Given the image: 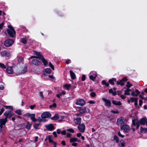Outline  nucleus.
Here are the masks:
<instances>
[{
	"label": "nucleus",
	"instance_id": "obj_52",
	"mask_svg": "<svg viewBox=\"0 0 147 147\" xmlns=\"http://www.w3.org/2000/svg\"><path fill=\"white\" fill-rule=\"evenodd\" d=\"M49 66L52 68V69L54 70V68L53 65V64L51 63L50 62L49 64Z\"/></svg>",
	"mask_w": 147,
	"mask_h": 147
},
{
	"label": "nucleus",
	"instance_id": "obj_48",
	"mask_svg": "<svg viewBox=\"0 0 147 147\" xmlns=\"http://www.w3.org/2000/svg\"><path fill=\"white\" fill-rule=\"evenodd\" d=\"M24 61V59L22 57H20L18 59V61L19 62H22Z\"/></svg>",
	"mask_w": 147,
	"mask_h": 147
},
{
	"label": "nucleus",
	"instance_id": "obj_41",
	"mask_svg": "<svg viewBox=\"0 0 147 147\" xmlns=\"http://www.w3.org/2000/svg\"><path fill=\"white\" fill-rule=\"evenodd\" d=\"M102 84L105 85L106 86H109V84L107 82H106L104 80L102 81Z\"/></svg>",
	"mask_w": 147,
	"mask_h": 147
},
{
	"label": "nucleus",
	"instance_id": "obj_36",
	"mask_svg": "<svg viewBox=\"0 0 147 147\" xmlns=\"http://www.w3.org/2000/svg\"><path fill=\"white\" fill-rule=\"evenodd\" d=\"M141 131L142 133H145L147 132V128H144L141 127Z\"/></svg>",
	"mask_w": 147,
	"mask_h": 147
},
{
	"label": "nucleus",
	"instance_id": "obj_38",
	"mask_svg": "<svg viewBox=\"0 0 147 147\" xmlns=\"http://www.w3.org/2000/svg\"><path fill=\"white\" fill-rule=\"evenodd\" d=\"M0 68L3 69H5L6 68V66L4 64L0 63Z\"/></svg>",
	"mask_w": 147,
	"mask_h": 147
},
{
	"label": "nucleus",
	"instance_id": "obj_40",
	"mask_svg": "<svg viewBox=\"0 0 147 147\" xmlns=\"http://www.w3.org/2000/svg\"><path fill=\"white\" fill-rule=\"evenodd\" d=\"M45 71L46 73H49L51 71V69L49 68H47L45 69Z\"/></svg>",
	"mask_w": 147,
	"mask_h": 147
},
{
	"label": "nucleus",
	"instance_id": "obj_34",
	"mask_svg": "<svg viewBox=\"0 0 147 147\" xmlns=\"http://www.w3.org/2000/svg\"><path fill=\"white\" fill-rule=\"evenodd\" d=\"M117 85H120L121 86H123L124 85V83L122 81V80H120L117 82Z\"/></svg>",
	"mask_w": 147,
	"mask_h": 147
},
{
	"label": "nucleus",
	"instance_id": "obj_64",
	"mask_svg": "<svg viewBox=\"0 0 147 147\" xmlns=\"http://www.w3.org/2000/svg\"><path fill=\"white\" fill-rule=\"evenodd\" d=\"M4 86L3 85H0V90H3L4 89Z\"/></svg>",
	"mask_w": 147,
	"mask_h": 147
},
{
	"label": "nucleus",
	"instance_id": "obj_27",
	"mask_svg": "<svg viewBox=\"0 0 147 147\" xmlns=\"http://www.w3.org/2000/svg\"><path fill=\"white\" fill-rule=\"evenodd\" d=\"M87 112L86 108L84 107V108L81 109L79 110V112L81 114H84Z\"/></svg>",
	"mask_w": 147,
	"mask_h": 147
},
{
	"label": "nucleus",
	"instance_id": "obj_20",
	"mask_svg": "<svg viewBox=\"0 0 147 147\" xmlns=\"http://www.w3.org/2000/svg\"><path fill=\"white\" fill-rule=\"evenodd\" d=\"M116 82V79L115 78H113L111 79H110L109 81V83L113 85L115 84V82Z\"/></svg>",
	"mask_w": 147,
	"mask_h": 147
},
{
	"label": "nucleus",
	"instance_id": "obj_53",
	"mask_svg": "<svg viewBox=\"0 0 147 147\" xmlns=\"http://www.w3.org/2000/svg\"><path fill=\"white\" fill-rule=\"evenodd\" d=\"M118 134L119 136L121 137L122 138L124 137L125 136L124 135L121 134L120 131L118 132Z\"/></svg>",
	"mask_w": 147,
	"mask_h": 147
},
{
	"label": "nucleus",
	"instance_id": "obj_61",
	"mask_svg": "<svg viewBox=\"0 0 147 147\" xmlns=\"http://www.w3.org/2000/svg\"><path fill=\"white\" fill-rule=\"evenodd\" d=\"M36 107V105H31L30 106V108L31 109H33Z\"/></svg>",
	"mask_w": 147,
	"mask_h": 147
},
{
	"label": "nucleus",
	"instance_id": "obj_21",
	"mask_svg": "<svg viewBox=\"0 0 147 147\" xmlns=\"http://www.w3.org/2000/svg\"><path fill=\"white\" fill-rule=\"evenodd\" d=\"M146 119L145 118H142L140 120V123L141 125H144L146 122Z\"/></svg>",
	"mask_w": 147,
	"mask_h": 147
},
{
	"label": "nucleus",
	"instance_id": "obj_33",
	"mask_svg": "<svg viewBox=\"0 0 147 147\" xmlns=\"http://www.w3.org/2000/svg\"><path fill=\"white\" fill-rule=\"evenodd\" d=\"M70 86L71 85L70 84H65L63 85V87L64 88H66L67 90H69V88L70 87Z\"/></svg>",
	"mask_w": 147,
	"mask_h": 147
},
{
	"label": "nucleus",
	"instance_id": "obj_31",
	"mask_svg": "<svg viewBox=\"0 0 147 147\" xmlns=\"http://www.w3.org/2000/svg\"><path fill=\"white\" fill-rule=\"evenodd\" d=\"M31 125V123L27 122L26 124V127L28 129H30V127Z\"/></svg>",
	"mask_w": 147,
	"mask_h": 147
},
{
	"label": "nucleus",
	"instance_id": "obj_50",
	"mask_svg": "<svg viewBox=\"0 0 147 147\" xmlns=\"http://www.w3.org/2000/svg\"><path fill=\"white\" fill-rule=\"evenodd\" d=\"M111 112L115 114H118L119 113V112L118 110L114 111L113 110H111Z\"/></svg>",
	"mask_w": 147,
	"mask_h": 147
},
{
	"label": "nucleus",
	"instance_id": "obj_51",
	"mask_svg": "<svg viewBox=\"0 0 147 147\" xmlns=\"http://www.w3.org/2000/svg\"><path fill=\"white\" fill-rule=\"evenodd\" d=\"M96 93L94 92H92L90 93V95L92 97H95L96 96Z\"/></svg>",
	"mask_w": 147,
	"mask_h": 147
},
{
	"label": "nucleus",
	"instance_id": "obj_44",
	"mask_svg": "<svg viewBox=\"0 0 147 147\" xmlns=\"http://www.w3.org/2000/svg\"><path fill=\"white\" fill-rule=\"evenodd\" d=\"M15 112L19 115L22 114L21 111L20 110H18L15 111Z\"/></svg>",
	"mask_w": 147,
	"mask_h": 147
},
{
	"label": "nucleus",
	"instance_id": "obj_30",
	"mask_svg": "<svg viewBox=\"0 0 147 147\" xmlns=\"http://www.w3.org/2000/svg\"><path fill=\"white\" fill-rule=\"evenodd\" d=\"M27 68L26 67H24L22 69L21 72L19 73V74H24L26 71Z\"/></svg>",
	"mask_w": 147,
	"mask_h": 147
},
{
	"label": "nucleus",
	"instance_id": "obj_47",
	"mask_svg": "<svg viewBox=\"0 0 147 147\" xmlns=\"http://www.w3.org/2000/svg\"><path fill=\"white\" fill-rule=\"evenodd\" d=\"M4 23L2 22L0 24V32H1V30L4 27Z\"/></svg>",
	"mask_w": 147,
	"mask_h": 147
},
{
	"label": "nucleus",
	"instance_id": "obj_58",
	"mask_svg": "<svg viewBox=\"0 0 147 147\" xmlns=\"http://www.w3.org/2000/svg\"><path fill=\"white\" fill-rule=\"evenodd\" d=\"M56 104L53 103L52 105H50V107L51 108H52V107H56Z\"/></svg>",
	"mask_w": 147,
	"mask_h": 147
},
{
	"label": "nucleus",
	"instance_id": "obj_22",
	"mask_svg": "<svg viewBox=\"0 0 147 147\" xmlns=\"http://www.w3.org/2000/svg\"><path fill=\"white\" fill-rule=\"evenodd\" d=\"M35 114H31L30 116V119L32 120L34 122H35L37 120L38 121L37 119H36L35 118Z\"/></svg>",
	"mask_w": 147,
	"mask_h": 147
},
{
	"label": "nucleus",
	"instance_id": "obj_8",
	"mask_svg": "<svg viewBox=\"0 0 147 147\" xmlns=\"http://www.w3.org/2000/svg\"><path fill=\"white\" fill-rule=\"evenodd\" d=\"M89 78L90 80H94L97 76L96 72L94 71L91 72Z\"/></svg>",
	"mask_w": 147,
	"mask_h": 147
},
{
	"label": "nucleus",
	"instance_id": "obj_29",
	"mask_svg": "<svg viewBox=\"0 0 147 147\" xmlns=\"http://www.w3.org/2000/svg\"><path fill=\"white\" fill-rule=\"evenodd\" d=\"M114 142L116 143H118L119 141V139L118 137L116 135H115L114 137Z\"/></svg>",
	"mask_w": 147,
	"mask_h": 147
},
{
	"label": "nucleus",
	"instance_id": "obj_17",
	"mask_svg": "<svg viewBox=\"0 0 147 147\" xmlns=\"http://www.w3.org/2000/svg\"><path fill=\"white\" fill-rule=\"evenodd\" d=\"M32 62L33 64L36 65H39L40 64V62L36 59H33L32 61Z\"/></svg>",
	"mask_w": 147,
	"mask_h": 147
},
{
	"label": "nucleus",
	"instance_id": "obj_56",
	"mask_svg": "<svg viewBox=\"0 0 147 147\" xmlns=\"http://www.w3.org/2000/svg\"><path fill=\"white\" fill-rule=\"evenodd\" d=\"M120 97L121 98L123 99H125V98H126V96L123 95V94H121L120 95Z\"/></svg>",
	"mask_w": 147,
	"mask_h": 147
},
{
	"label": "nucleus",
	"instance_id": "obj_16",
	"mask_svg": "<svg viewBox=\"0 0 147 147\" xmlns=\"http://www.w3.org/2000/svg\"><path fill=\"white\" fill-rule=\"evenodd\" d=\"M1 55L2 56L9 57L10 55V53L5 51H2L1 53Z\"/></svg>",
	"mask_w": 147,
	"mask_h": 147
},
{
	"label": "nucleus",
	"instance_id": "obj_49",
	"mask_svg": "<svg viewBox=\"0 0 147 147\" xmlns=\"http://www.w3.org/2000/svg\"><path fill=\"white\" fill-rule=\"evenodd\" d=\"M39 125L40 124L39 123H36L34 124V128L36 129L38 128Z\"/></svg>",
	"mask_w": 147,
	"mask_h": 147
},
{
	"label": "nucleus",
	"instance_id": "obj_35",
	"mask_svg": "<svg viewBox=\"0 0 147 147\" xmlns=\"http://www.w3.org/2000/svg\"><path fill=\"white\" fill-rule=\"evenodd\" d=\"M59 116L57 115H56L54 117L51 118V119L53 120H57L59 119Z\"/></svg>",
	"mask_w": 147,
	"mask_h": 147
},
{
	"label": "nucleus",
	"instance_id": "obj_19",
	"mask_svg": "<svg viewBox=\"0 0 147 147\" xmlns=\"http://www.w3.org/2000/svg\"><path fill=\"white\" fill-rule=\"evenodd\" d=\"M131 91H132L131 89L129 88H127L124 91V95H129L130 94V92Z\"/></svg>",
	"mask_w": 147,
	"mask_h": 147
},
{
	"label": "nucleus",
	"instance_id": "obj_55",
	"mask_svg": "<svg viewBox=\"0 0 147 147\" xmlns=\"http://www.w3.org/2000/svg\"><path fill=\"white\" fill-rule=\"evenodd\" d=\"M4 110L5 109L3 108H2L1 109L0 111V115H1L2 114Z\"/></svg>",
	"mask_w": 147,
	"mask_h": 147
},
{
	"label": "nucleus",
	"instance_id": "obj_28",
	"mask_svg": "<svg viewBox=\"0 0 147 147\" xmlns=\"http://www.w3.org/2000/svg\"><path fill=\"white\" fill-rule=\"evenodd\" d=\"M41 59L42 62L44 64V65H46L48 64V62L43 57H42V58Z\"/></svg>",
	"mask_w": 147,
	"mask_h": 147
},
{
	"label": "nucleus",
	"instance_id": "obj_46",
	"mask_svg": "<svg viewBox=\"0 0 147 147\" xmlns=\"http://www.w3.org/2000/svg\"><path fill=\"white\" fill-rule=\"evenodd\" d=\"M138 99L137 98L134 97L131 98L130 99L131 101V102H135L136 100Z\"/></svg>",
	"mask_w": 147,
	"mask_h": 147
},
{
	"label": "nucleus",
	"instance_id": "obj_18",
	"mask_svg": "<svg viewBox=\"0 0 147 147\" xmlns=\"http://www.w3.org/2000/svg\"><path fill=\"white\" fill-rule=\"evenodd\" d=\"M81 119V118L80 117H78L75 119L74 120L75 124H79V125L80 124Z\"/></svg>",
	"mask_w": 147,
	"mask_h": 147
},
{
	"label": "nucleus",
	"instance_id": "obj_63",
	"mask_svg": "<svg viewBox=\"0 0 147 147\" xmlns=\"http://www.w3.org/2000/svg\"><path fill=\"white\" fill-rule=\"evenodd\" d=\"M139 105L140 106H142V103H143V101H142V100H139Z\"/></svg>",
	"mask_w": 147,
	"mask_h": 147
},
{
	"label": "nucleus",
	"instance_id": "obj_2",
	"mask_svg": "<svg viewBox=\"0 0 147 147\" xmlns=\"http://www.w3.org/2000/svg\"><path fill=\"white\" fill-rule=\"evenodd\" d=\"M4 115L6 116L4 119L2 118L3 120V121L5 124L7 121V118H10L12 116L14 115V114L11 112L10 111H6L4 114Z\"/></svg>",
	"mask_w": 147,
	"mask_h": 147
},
{
	"label": "nucleus",
	"instance_id": "obj_32",
	"mask_svg": "<svg viewBox=\"0 0 147 147\" xmlns=\"http://www.w3.org/2000/svg\"><path fill=\"white\" fill-rule=\"evenodd\" d=\"M109 92L110 93H112V94L114 96L115 95L117 94V93L115 91H113V89H112L109 90Z\"/></svg>",
	"mask_w": 147,
	"mask_h": 147
},
{
	"label": "nucleus",
	"instance_id": "obj_43",
	"mask_svg": "<svg viewBox=\"0 0 147 147\" xmlns=\"http://www.w3.org/2000/svg\"><path fill=\"white\" fill-rule=\"evenodd\" d=\"M120 144L121 146L123 147L125 146V142L123 140H121L120 142Z\"/></svg>",
	"mask_w": 147,
	"mask_h": 147
},
{
	"label": "nucleus",
	"instance_id": "obj_5",
	"mask_svg": "<svg viewBox=\"0 0 147 147\" xmlns=\"http://www.w3.org/2000/svg\"><path fill=\"white\" fill-rule=\"evenodd\" d=\"M75 104L76 105L82 106L85 104V101L83 99L79 98L76 100Z\"/></svg>",
	"mask_w": 147,
	"mask_h": 147
},
{
	"label": "nucleus",
	"instance_id": "obj_15",
	"mask_svg": "<svg viewBox=\"0 0 147 147\" xmlns=\"http://www.w3.org/2000/svg\"><path fill=\"white\" fill-rule=\"evenodd\" d=\"M45 126L48 130L51 131L54 129V126L52 124L46 125Z\"/></svg>",
	"mask_w": 147,
	"mask_h": 147
},
{
	"label": "nucleus",
	"instance_id": "obj_54",
	"mask_svg": "<svg viewBox=\"0 0 147 147\" xmlns=\"http://www.w3.org/2000/svg\"><path fill=\"white\" fill-rule=\"evenodd\" d=\"M5 107L6 109H9L11 110H13V108L12 107L10 106H5Z\"/></svg>",
	"mask_w": 147,
	"mask_h": 147
},
{
	"label": "nucleus",
	"instance_id": "obj_3",
	"mask_svg": "<svg viewBox=\"0 0 147 147\" xmlns=\"http://www.w3.org/2000/svg\"><path fill=\"white\" fill-rule=\"evenodd\" d=\"M8 27L9 29H7V31L8 34L11 37H14V35L15 34V31L14 29L11 25H8Z\"/></svg>",
	"mask_w": 147,
	"mask_h": 147
},
{
	"label": "nucleus",
	"instance_id": "obj_4",
	"mask_svg": "<svg viewBox=\"0 0 147 147\" xmlns=\"http://www.w3.org/2000/svg\"><path fill=\"white\" fill-rule=\"evenodd\" d=\"M125 119L123 117H121L118 118L117 121V124L118 126H122L124 124Z\"/></svg>",
	"mask_w": 147,
	"mask_h": 147
},
{
	"label": "nucleus",
	"instance_id": "obj_23",
	"mask_svg": "<svg viewBox=\"0 0 147 147\" xmlns=\"http://www.w3.org/2000/svg\"><path fill=\"white\" fill-rule=\"evenodd\" d=\"M66 93L65 91L64 90L62 91V92H59V94H57V96L59 98H60L61 96L62 95H64Z\"/></svg>",
	"mask_w": 147,
	"mask_h": 147
},
{
	"label": "nucleus",
	"instance_id": "obj_25",
	"mask_svg": "<svg viewBox=\"0 0 147 147\" xmlns=\"http://www.w3.org/2000/svg\"><path fill=\"white\" fill-rule=\"evenodd\" d=\"M113 103L115 105H121V103L120 101L115 100H113L112 101Z\"/></svg>",
	"mask_w": 147,
	"mask_h": 147
},
{
	"label": "nucleus",
	"instance_id": "obj_37",
	"mask_svg": "<svg viewBox=\"0 0 147 147\" xmlns=\"http://www.w3.org/2000/svg\"><path fill=\"white\" fill-rule=\"evenodd\" d=\"M132 86V84H131L129 82H127V85H126V87L127 88H129L131 87V86Z\"/></svg>",
	"mask_w": 147,
	"mask_h": 147
},
{
	"label": "nucleus",
	"instance_id": "obj_1",
	"mask_svg": "<svg viewBox=\"0 0 147 147\" xmlns=\"http://www.w3.org/2000/svg\"><path fill=\"white\" fill-rule=\"evenodd\" d=\"M51 115L50 113L48 112H45L41 115V117L38 118L37 120L39 122H42L45 120L46 118H50Z\"/></svg>",
	"mask_w": 147,
	"mask_h": 147
},
{
	"label": "nucleus",
	"instance_id": "obj_9",
	"mask_svg": "<svg viewBox=\"0 0 147 147\" xmlns=\"http://www.w3.org/2000/svg\"><path fill=\"white\" fill-rule=\"evenodd\" d=\"M78 128L80 132L84 133L85 129V126L83 124H80L78 125Z\"/></svg>",
	"mask_w": 147,
	"mask_h": 147
},
{
	"label": "nucleus",
	"instance_id": "obj_57",
	"mask_svg": "<svg viewBox=\"0 0 147 147\" xmlns=\"http://www.w3.org/2000/svg\"><path fill=\"white\" fill-rule=\"evenodd\" d=\"M48 140H49V142L50 143H52V142L53 143L54 142L53 140L51 139V137H49Z\"/></svg>",
	"mask_w": 147,
	"mask_h": 147
},
{
	"label": "nucleus",
	"instance_id": "obj_14",
	"mask_svg": "<svg viewBox=\"0 0 147 147\" xmlns=\"http://www.w3.org/2000/svg\"><path fill=\"white\" fill-rule=\"evenodd\" d=\"M13 66L7 67L6 69V71L7 73L9 74H13Z\"/></svg>",
	"mask_w": 147,
	"mask_h": 147
},
{
	"label": "nucleus",
	"instance_id": "obj_10",
	"mask_svg": "<svg viewBox=\"0 0 147 147\" xmlns=\"http://www.w3.org/2000/svg\"><path fill=\"white\" fill-rule=\"evenodd\" d=\"M133 125L136 127V129H138L140 125L137 119H134L132 120Z\"/></svg>",
	"mask_w": 147,
	"mask_h": 147
},
{
	"label": "nucleus",
	"instance_id": "obj_13",
	"mask_svg": "<svg viewBox=\"0 0 147 147\" xmlns=\"http://www.w3.org/2000/svg\"><path fill=\"white\" fill-rule=\"evenodd\" d=\"M34 54L36 56V58L41 59L43 56L41 55L39 52H38L36 51H34Z\"/></svg>",
	"mask_w": 147,
	"mask_h": 147
},
{
	"label": "nucleus",
	"instance_id": "obj_42",
	"mask_svg": "<svg viewBox=\"0 0 147 147\" xmlns=\"http://www.w3.org/2000/svg\"><path fill=\"white\" fill-rule=\"evenodd\" d=\"M3 120L2 119H0V127H1V125H4L5 123L3 121Z\"/></svg>",
	"mask_w": 147,
	"mask_h": 147
},
{
	"label": "nucleus",
	"instance_id": "obj_60",
	"mask_svg": "<svg viewBox=\"0 0 147 147\" xmlns=\"http://www.w3.org/2000/svg\"><path fill=\"white\" fill-rule=\"evenodd\" d=\"M39 96L41 97V98H43V94L42 93L40 92L39 93Z\"/></svg>",
	"mask_w": 147,
	"mask_h": 147
},
{
	"label": "nucleus",
	"instance_id": "obj_39",
	"mask_svg": "<svg viewBox=\"0 0 147 147\" xmlns=\"http://www.w3.org/2000/svg\"><path fill=\"white\" fill-rule=\"evenodd\" d=\"M21 42L24 44H26L27 42V40L25 38H22L21 39Z\"/></svg>",
	"mask_w": 147,
	"mask_h": 147
},
{
	"label": "nucleus",
	"instance_id": "obj_11",
	"mask_svg": "<svg viewBox=\"0 0 147 147\" xmlns=\"http://www.w3.org/2000/svg\"><path fill=\"white\" fill-rule=\"evenodd\" d=\"M102 100L105 102V105L107 107H110L111 105V101L105 98H102Z\"/></svg>",
	"mask_w": 147,
	"mask_h": 147
},
{
	"label": "nucleus",
	"instance_id": "obj_26",
	"mask_svg": "<svg viewBox=\"0 0 147 147\" xmlns=\"http://www.w3.org/2000/svg\"><path fill=\"white\" fill-rule=\"evenodd\" d=\"M70 73L72 79H74L76 78V75L72 71H70Z\"/></svg>",
	"mask_w": 147,
	"mask_h": 147
},
{
	"label": "nucleus",
	"instance_id": "obj_62",
	"mask_svg": "<svg viewBox=\"0 0 147 147\" xmlns=\"http://www.w3.org/2000/svg\"><path fill=\"white\" fill-rule=\"evenodd\" d=\"M77 143L75 142L72 143L71 145L74 146H77Z\"/></svg>",
	"mask_w": 147,
	"mask_h": 147
},
{
	"label": "nucleus",
	"instance_id": "obj_24",
	"mask_svg": "<svg viewBox=\"0 0 147 147\" xmlns=\"http://www.w3.org/2000/svg\"><path fill=\"white\" fill-rule=\"evenodd\" d=\"M78 138L75 137H71L70 138V142L71 143L77 141Z\"/></svg>",
	"mask_w": 147,
	"mask_h": 147
},
{
	"label": "nucleus",
	"instance_id": "obj_12",
	"mask_svg": "<svg viewBox=\"0 0 147 147\" xmlns=\"http://www.w3.org/2000/svg\"><path fill=\"white\" fill-rule=\"evenodd\" d=\"M132 90L131 95L133 96H137L138 94L140 93V92L138 89H136L135 92L134 91V90L133 89H131Z\"/></svg>",
	"mask_w": 147,
	"mask_h": 147
},
{
	"label": "nucleus",
	"instance_id": "obj_7",
	"mask_svg": "<svg viewBox=\"0 0 147 147\" xmlns=\"http://www.w3.org/2000/svg\"><path fill=\"white\" fill-rule=\"evenodd\" d=\"M121 130L123 131L126 132H128L130 130L129 126L127 125H123L121 128Z\"/></svg>",
	"mask_w": 147,
	"mask_h": 147
},
{
	"label": "nucleus",
	"instance_id": "obj_6",
	"mask_svg": "<svg viewBox=\"0 0 147 147\" xmlns=\"http://www.w3.org/2000/svg\"><path fill=\"white\" fill-rule=\"evenodd\" d=\"M13 40L11 39H8L6 40L4 43V45L6 47L11 46L13 43Z\"/></svg>",
	"mask_w": 147,
	"mask_h": 147
},
{
	"label": "nucleus",
	"instance_id": "obj_59",
	"mask_svg": "<svg viewBox=\"0 0 147 147\" xmlns=\"http://www.w3.org/2000/svg\"><path fill=\"white\" fill-rule=\"evenodd\" d=\"M66 135L67 137L70 138H71V134L70 133H68L66 134Z\"/></svg>",
	"mask_w": 147,
	"mask_h": 147
},
{
	"label": "nucleus",
	"instance_id": "obj_45",
	"mask_svg": "<svg viewBox=\"0 0 147 147\" xmlns=\"http://www.w3.org/2000/svg\"><path fill=\"white\" fill-rule=\"evenodd\" d=\"M67 130L72 133H74V129L72 128L68 129H67Z\"/></svg>",
	"mask_w": 147,
	"mask_h": 147
}]
</instances>
